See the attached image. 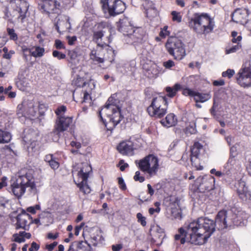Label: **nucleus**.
Wrapping results in <instances>:
<instances>
[{"instance_id":"f257e3e1","label":"nucleus","mask_w":251,"mask_h":251,"mask_svg":"<svg viewBox=\"0 0 251 251\" xmlns=\"http://www.w3.org/2000/svg\"><path fill=\"white\" fill-rule=\"evenodd\" d=\"M237 215L233 214L231 211H220L215 222L206 218H200L185 226L186 230L183 228H179V234H176L175 238L176 240L180 239L181 243L183 244L186 242V235H188L190 238L189 242L192 244L202 245L214 232L216 225L219 229H224L233 224H237Z\"/></svg>"},{"instance_id":"f03ea898","label":"nucleus","mask_w":251,"mask_h":251,"mask_svg":"<svg viewBox=\"0 0 251 251\" xmlns=\"http://www.w3.org/2000/svg\"><path fill=\"white\" fill-rule=\"evenodd\" d=\"M99 116L108 130H112L120 123L122 119L120 109L113 97L108 99L105 106L99 111Z\"/></svg>"},{"instance_id":"7ed1b4c3","label":"nucleus","mask_w":251,"mask_h":251,"mask_svg":"<svg viewBox=\"0 0 251 251\" xmlns=\"http://www.w3.org/2000/svg\"><path fill=\"white\" fill-rule=\"evenodd\" d=\"M188 25L197 33L206 35L213 31L215 21L207 13H197L189 19Z\"/></svg>"},{"instance_id":"20e7f679","label":"nucleus","mask_w":251,"mask_h":251,"mask_svg":"<svg viewBox=\"0 0 251 251\" xmlns=\"http://www.w3.org/2000/svg\"><path fill=\"white\" fill-rule=\"evenodd\" d=\"M33 173L32 170H24L19 173L18 177L11 183L12 190L14 195L18 197L21 196L27 187L34 193L36 192Z\"/></svg>"},{"instance_id":"39448f33","label":"nucleus","mask_w":251,"mask_h":251,"mask_svg":"<svg viewBox=\"0 0 251 251\" xmlns=\"http://www.w3.org/2000/svg\"><path fill=\"white\" fill-rule=\"evenodd\" d=\"M167 108L166 98L158 96L152 99L151 105L147 108V111L151 117L161 118L166 114Z\"/></svg>"},{"instance_id":"423d86ee","label":"nucleus","mask_w":251,"mask_h":251,"mask_svg":"<svg viewBox=\"0 0 251 251\" xmlns=\"http://www.w3.org/2000/svg\"><path fill=\"white\" fill-rule=\"evenodd\" d=\"M166 47L169 54L176 59L181 60L186 55L184 44L176 37H170L166 43Z\"/></svg>"},{"instance_id":"0eeeda50","label":"nucleus","mask_w":251,"mask_h":251,"mask_svg":"<svg viewBox=\"0 0 251 251\" xmlns=\"http://www.w3.org/2000/svg\"><path fill=\"white\" fill-rule=\"evenodd\" d=\"M38 106L32 100H24L17 106V114L33 120L38 117Z\"/></svg>"},{"instance_id":"6e6552de","label":"nucleus","mask_w":251,"mask_h":251,"mask_svg":"<svg viewBox=\"0 0 251 251\" xmlns=\"http://www.w3.org/2000/svg\"><path fill=\"white\" fill-rule=\"evenodd\" d=\"M105 13L114 16L123 13L126 9L125 3L121 0H101Z\"/></svg>"},{"instance_id":"1a4fd4ad","label":"nucleus","mask_w":251,"mask_h":251,"mask_svg":"<svg viewBox=\"0 0 251 251\" xmlns=\"http://www.w3.org/2000/svg\"><path fill=\"white\" fill-rule=\"evenodd\" d=\"M237 83L242 87L251 86V60H246L237 74Z\"/></svg>"},{"instance_id":"9d476101","label":"nucleus","mask_w":251,"mask_h":251,"mask_svg":"<svg viewBox=\"0 0 251 251\" xmlns=\"http://www.w3.org/2000/svg\"><path fill=\"white\" fill-rule=\"evenodd\" d=\"M139 166L142 171L150 176H155L159 168L158 160L156 156L149 155L140 161Z\"/></svg>"},{"instance_id":"9b49d317","label":"nucleus","mask_w":251,"mask_h":251,"mask_svg":"<svg viewBox=\"0 0 251 251\" xmlns=\"http://www.w3.org/2000/svg\"><path fill=\"white\" fill-rule=\"evenodd\" d=\"M118 27L121 32H122L124 35L129 36L134 42H138V39H142V36L138 35L140 29H134L127 18L120 19L118 24Z\"/></svg>"},{"instance_id":"f8f14e48","label":"nucleus","mask_w":251,"mask_h":251,"mask_svg":"<svg viewBox=\"0 0 251 251\" xmlns=\"http://www.w3.org/2000/svg\"><path fill=\"white\" fill-rule=\"evenodd\" d=\"M61 0H42L40 8L47 14L58 13L61 7Z\"/></svg>"},{"instance_id":"ddd939ff","label":"nucleus","mask_w":251,"mask_h":251,"mask_svg":"<svg viewBox=\"0 0 251 251\" xmlns=\"http://www.w3.org/2000/svg\"><path fill=\"white\" fill-rule=\"evenodd\" d=\"M14 10L19 13L17 18L20 20L22 23L26 17V14L28 11L29 4L25 0H15L10 1Z\"/></svg>"},{"instance_id":"4468645a","label":"nucleus","mask_w":251,"mask_h":251,"mask_svg":"<svg viewBox=\"0 0 251 251\" xmlns=\"http://www.w3.org/2000/svg\"><path fill=\"white\" fill-rule=\"evenodd\" d=\"M37 133L33 131L26 133L24 137V141L29 144L28 146V151L35 152L39 148V143L37 141Z\"/></svg>"},{"instance_id":"2eb2a0df","label":"nucleus","mask_w":251,"mask_h":251,"mask_svg":"<svg viewBox=\"0 0 251 251\" xmlns=\"http://www.w3.org/2000/svg\"><path fill=\"white\" fill-rule=\"evenodd\" d=\"M236 187L239 198L244 201L251 202V193L246 187V182L242 179H240L238 181Z\"/></svg>"},{"instance_id":"dca6fc26","label":"nucleus","mask_w":251,"mask_h":251,"mask_svg":"<svg viewBox=\"0 0 251 251\" xmlns=\"http://www.w3.org/2000/svg\"><path fill=\"white\" fill-rule=\"evenodd\" d=\"M249 14V10L247 9H237L233 13L232 20L236 23L244 25L247 23Z\"/></svg>"},{"instance_id":"f3484780","label":"nucleus","mask_w":251,"mask_h":251,"mask_svg":"<svg viewBox=\"0 0 251 251\" xmlns=\"http://www.w3.org/2000/svg\"><path fill=\"white\" fill-rule=\"evenodd\" d=\"M73 121L70 117H58L54 126L56 132H60L66 130Z\"/></svg>"},{"instance_id":"a211bd4d","label":"nucleus","mask_w":251,"mask_h":251,"mask_svg":"<svg viewBox=\"0 0 251 251\" xmlns=\"http://www.w3.org/2000/svg\"><path fill=\"white\" fill-rule=\"evenodd\" d=\"M32 219L30 216L26 213L19 215L17 217L16 228L17 229L23 228L25 230H28L29 225L32 223Z\"/></svg>"},{"instance_id":"6ab92c4d","label":"nucleus","mask_w":251,"mask_h":251,"mask_svg":"<svg viewBox=\"0 0 251 251\" xmlns=\"http://www.w3.org/2000/svg\"><path fill=\"white\" fill-rule=\"evenodd\" d=\"M134 149L133 142L130 140L121 142L117 147L118 151L121 154L126 155H132Z\"/></svg>"},{"instance_id":"aec40b11","label":"nucleus","mask_w":251,"mask_h":251,"mask_svg":"<svg viewBox=\"0 0 251 251\" xmlns=\"http://www.w3.org/2000/svg\"><path fill=\"white\" fill-rule=\"evenodd\" d=\"M60 28L63 31L71 28L70 18L68 16L64 15L61 16L60 18L59 19L55 25V29L58 32H60Z\"/></svg>"},{"instance_id":"412c9836","label":"nucleus","mask_w":251,"mask_h":251,"mask_svg":"<svg viewBox=\"0 0 251 251\" xmlns=\"http://www.w3.org/2000/svg\"><path fill=\"white\" fill-rule=\"evenodd\" d=\"M105 51L106 49L104 50V48L103 50L102 47H97L96 50L91 51L90 55L91 59L99 63H103L106 58L102 55V53Z\"/></svg>"},{"instance_id":"4be33fe9","label":"nucleus","mask_w":251,"mask_h":251,"mask_svg":"<svg viewBox=\"0 0 251 251\" xmlns=\"http://www.w3.org/2000/svg\"><path fill=\"white\" fill-rule=\"evenodd\" d=\"M91 171V167L87 163L82 164V167L80 171L77 173V178H75V180L82 179L86 180L88 177L89 173Z\"/></svg>"},{"instance_id":"5701e85b","label":"nucleus","mask_w":251,"mask_h":251,"mask_svg":"<svg viewBox=\"0 0 251 251\" xmlns=\"http://www.w3.org/2000/svg\"><path fill=\"white\" fill-rule=\"evenodd\" d=\"M89 247L86 241H75L70 246L68 251H88Z\"/></svg>"},{"instance_id":"b1692460","label":"nucleus","mask_w":251,"mask_h":251,"mask_svg":"<svg viewBox=\"0 0 251 251\" xmlns=\"http://www.w3.org/2000/svg\"><path fill=\"white\" fill-rule=\"evenodd\" d=\"M177 122L176 117L173 113L168 114L166 118L160 121L161 124L164 126L169 127L175 126Z\"/></svg>"},{"instance_id":"393cba45","label":"nucleus","mask_w":251,"mask_h":251,"mask_svg":"<svg viewBox=\"0 0 251 251\" xmlns=\"http://www.w3.org/2000/svg\"><path fill=\"white\" fill-rule=\"evenodd\" d=\"M200 187L202 190L209 191L213 189V183L214 182V178L211 176H204L201 179Z\"/></svg>"},{"instance_id":"a878e982","label":"nucleus","mask_w":251,"mask_h":251,"mask_svg":"<svg viewBox=\"0 0 251 251\" xmlns=\"http://www.w3.org/2000/svg\"><path fill=\"white\" fill-rule=\"evenodd\" d=\"M211 98V95L210 93H201L195 91L194 100L196 103H203L210 100Z\"/></svg>"},{"instance_id":"bb28decb","label":"nucleus","mask_w":251,"mask_h":251,"mask_svg":"<svg viewBox=\"0 0 251 251\" xmlns=\"http://www.w3.org/2000/svg\"><path fill=\"white\" fill-rule=\"evenodd\" d=\"M103 36V31L101 30L95 31L93 33V40L97 43L98 47L103 48L107 47L105 43L102 42V38Z\"/></svg>"},{"instance_id":"cd10ccee","label":"nucleus","mask_w":251,"mask_h":251,"mask_svg":"<svg viewBox=\"0 0 251 251\" xmlns=\"http://www.w3.org/2000/svg\"><path fill=\"white\" fill-rule=\"evenodd\" d=\"M75 181L77 186L79 187L80 191L83 194H87L90 193L91 190L90 187L87 183V180H83L82 179H75Z\"/></svg>"},{"instance_id":"c85d7f7f","label":"nucleus","mask_w":251,"mask_h":251,"mask_svg":"<svg viewBox=\"0 0 251 251\" xmlns=\"http://www.w3.org/2000/svg\"><path fill=\"white\" fill-rule=\"evenodd\" d=\"M24 51H29L30 54L33 57H41L43 56L45 50L42 47H35L30 50H28L27 49H24Z\"/></svg>"},{"instance_id":"c756f323","label":"nucleus","mask_w":251,"mask_h":251,"mask_svg":"<svg viewBox=\"0 0 251 251\" xmlns=\"http://www.w3.org/2000/svg\"><path fill=\"white\" fill-rule=\"evenodd\" d=\"M181 86L178 83H176L172 87H167L165 88L167 93V96L169 97H174L176 94L177 92L180 89Z\"/></svg>"},{"instance_id":"7c9ffc66","label":"nucleus","mask_w":251,"mask_h":251,"mask_svg":"<svg viewBox=\"0 0 251 251\" xmlns=\"http://www.w3.org/2000/svg\"><path fill=\"white\" fill-rule=\"evenodd\" d=\"M203 146L199 142H195L191 148V155L198 156L201 151H203Z\"/></svg>"},{"instance_id":"2f4dec72","label":"nucleus","mask_w":251,"mask_h":251,"mask_svg":"<svg viewBox=\"0 0 251 251\" xmlns=\"http://www.w3.org/2000/svg\"><path fill=\"white\" fill-rule=\"evenodd\" d=\"M11 135L8 132L0 129V144H4L10 141Z\"/></svg>"},{"instance_id":"473e14b6","label":"nucleus","mask_w":251,"mask_h":251,"mask_svg":"<svg viewBox=\"0 0 251 251\" xmlns=\"http://www.w3.org/2000/svg\"><path fill=\"white\" fill-rule=\"evenodd\" d=\"M191 164L196 170H201L203 169V167L200 165V159L198 156L191 157Z\"/></svg>"},{"instance_id":"72a5a7b5","label":"nucleus","mask_w":251,"mask_h":251,"mask_svg":"<svg viewBox=\"0 0 251 251\" xmlns=\"http://www.w3.org/2000/svg\"><path fill=\"white\" fill-rule=\"evenodd\" d=\"M226 165V167H228V169L230 170L232 169H236L239 167L238 161H237L233 157H230L229 158Z\"/></svg>"},{"instance_id":"f704fd0d","label":"nucleus","mask_w":251,"mask_h":251,"mask_svg":"<svg viewBox=\"0 0 251 251\" xmlns=\"http://www.w3.org/2000/svg\"><path fill=\"white\" fill-rule=\"evenodd\" d=\"M241 48V44H237L235 45H234L229 48H226V54H229L231 53L235 52L237 50H239Z\"/></svg>"},{"instance_id":"c9c22d12","label":"nucleus","mask_w":251,"mask_h":251,"mask_svg":"<svg viewBox=\"0 0 251 251\" xmlns=\"http://www.w3.org/2000/svg\"><path fill=\"white\" fill-rule=\"evenodd\" d=\"M69 55H70L69 63L71 64V67L74 70L75 68V65L76 64V62H78V60L75 58L76 54L75 52H70Z\"/></svg>"},{"instance_id":"e433bc0d","label":"nucleus","mask_w":251,"mask_h":251,"mask_svg":"<svg viewBox=\"0 0 251 251\" xmlns=\"http://www.w3.org/2000/svg\"><path fill=\"white\" fill-rule=\"evenodd\" d=\"M73 83L77 86H83L86 85V83L84 82V80L81 77H79L78 75H77V77L75 79H74L73 81Z\"/></svg>"},{"instance_id":"4c0bfd02","label":"nucleus","mask_w":251,"mask_h":251,"mask_svg":"<svg viewBox=\"0 0 251 251\" xmlns=\"http://www.w3.org/2000/svg\"><path fill=\"white\" fill-rule=\"evenodd\" d=\"M81 102L88 103L90 105L91 98L90 95L88 91H84L83 92V99Z\"/></svg>"},{"instance_id":"58836bf2","label":"nucleus","mask_w":251,"mask_h":251,"mask_svg":"<svg viewBox=\"0 0 251 251\" xmlns=\"http://www.w3.org/2000/svg\"><path fill=\"white\" fill-rule=\"evenodd\" d=\"M136 217L138 222L140 223L143 226H146L147 222L146 221V218L143 216L141 213H138L136 215Z\"/></svg>"},{"instance_id":"ea45409f","label":"nucleus","mask_w":251,"mask_h":251,"mask_svg":"<svg viewBox=\"0 0 251 251\" xmlns=\"http://www.w3.org/2000/svg\"><path fill=\"white\" fill-rule=\"evenodd\" d=\"M8 34L10 37L11 40L16 41L18 39L17 34L15 33V30L13 28H8L7 29Z\"/></svg>"},{"instance_id":"a19ab883","label":"nucleus","mask_w":251,"mask_h":251,"mask_svg":"<svg viewBox=\"0 0 251 251\" xmlns=\"http://www.w3.org/2000/svg\"><path fill=\"white\" fill-rule=\"evenodd\" d=\"M172 19L174 21H176L178 23H180L181 21V16L180 13L173 11L172 12Z\"/></svg>"},{"instance_id":"79ce46f5","label":"nucleus","mask_w":251,"mask_h":251,"mask_svg":"<svg viewBox=\"0 0 251 251\" xmlns=\"http://www.w3.org/2000/svg\"><path fill=\"white\" fill-rule=\"evenodd\" d=\"M66 109L67 108L65 106L61 105L57 108L55 112L58 117L63 116L62 114L65 112Z\"/></svg>"},{"instance_id":"37998d69","label":"nucleus","mask_w":251,"mask_h":251,"mask_svg":"<svg viewBox=\"0 0 251 251\" xmlns=\"http://www.w3.org/2000/svg\"><path fill=\"white\" fill-rule=\"evenodd\" d=\"M195 91L189 88H185L183 90L182 94L185 96H190L194 98Z\"/></svg>"},{"instance_id":"c03bdc74","label":"nucleus","mask_w":251,"mask_h":251,"mask_svg":"<svg viewBox=\"0 0 251 251\" xmlns=\"http://www.w3.org/2000/svg\"><path fill=\"white\" fill-rule=\"evenodd\" d=\"M171 209L172 214L174 217H175V218H181V211L179 208H174L172 207Z\"/></svg>"},{"instance_id":"a18cd8bd","label":"nucleus","mask_w":251,"mask_h":251,"mask_svg":"<svg viewBox=\"0 0 251 251\" xmlns=\"http://www.w3.org/2000/svg\"><path fill=\"white\" fill-rule=\"evenodd\" d=\"M52 55L53 57H56L58 59H64L66 57V55L65 54L57 50H53L52 52Z\"/></svg>"},{"instance_id":"49530a36","label":"nucleus","mask_w":251,"mask_h":251,"mask_svg":"<svg viewBox=\"0 0 251 251\" xmlns=\"http://www.w3.org/2000/svg\"><path fill=\"white\" fill-rule=\"evenodd\" d=\"M13 237L14 238V241L18 243L24 242L25 241L24 236L21 235L20 232L19 234H14Z\"/></svg>"},{"instance_id":"de8ad7c7","label":"nucleus","mask_w":251,"mask_h":251,"mask_svg":"<svg viewBox=\"0 0 251 251\" xmlns=\"http://www.w3.org/2000/svg\"><path fill=\"white\" fill-rule=\"evenodd\" d=\"M235 72L233 70L228 69L226 71L222 73L223 77H228V78L231 77L234 74Z\"/></svg>"},{"instance_id":"09e8293b","label":"nucleus","mask_w":251,"mask_h":251,"mask_svg":"<svg viewBox=\"0 0 251 251\" xmlns=\"http://www.w3.org/2000/svg\"><path fill=\"white\" fill-rule=\"evenodd\" d=\"M54 46L55 48L58 50L64 49L65 48L63 42L60 40L58 39L55 41Z\"/></svg>"},{"instance_id":"8fccbe9b","label":"nucleus","mask_w":251,"mask_h":251,"mask_svg":"<svg viewBox=\"0 0 251 251\" xmlns=\"http://www.w3.org/2000/svg\"><path fill=\"white\" fill-rule=\"evenodd\" d=\"M66 39L69 45H73L76 41L77 38L75 36H67Z\"/></svg>"},{"instance_id":"3c124183","label":"nucleus","mask_w":251,"mask_h":251,"mask_svg":"<svg viewBox=\"0 0 251 251\" xmlns=\"http://www.w3.org/2000/svg\"><path fill=\"white\" fill-rule=\"evenodd\" d=\"M140 173L139 171H137L135 173V175L134 176V179L135 181H139L142 182L145 180V178L143 176H140Z\"/></svg>"},{"instance_id":"603ef678","label":"nucleus","mask_w":251,"mask_h":251,"mask_svg":"<svg viewBox=\"0 0 251 251\" xmlns=\"http://www.w3.org/2000/svg\"><path fill=\"white\" fill-rule=\"evenodd\" d=\"M49 164L51 168L54 170L57 169L59 166V163L54 158Z\"/></svg>"},{"instance_id":"864d4df0","label":"nucleus","mask_w":251,"mask_h":251,"mask_svg":"<svg viewBox=\"0 0 251 251\" xmlns=\"http://www.w3.org/2000/svg\"><path fill=\"white\" fill-rule=\"evenodd\" d=\"M39 248V245L33 242L31 243V247L29 249V251H37Z\"/></svg>"},{"instance_id":"5fc2aeb1","label":"nucleus","mask_w":251,"mask_h":251,"mask_svg":"<svg viewBox=\"0 0 251 251\" xmlns=\"http://www.w3.org/2000/svg\"><path fill=\"white\" fill-rule=\"evenodd\" d=\"M118 183L120 187L122 190H126V185L124 182V179L122 177L118 178Z\"/></svg>"},{"instance_id":"6e6d98bb","label":"nucleus","mask_w":251,"mask_h":251,"mask_svg":"<svg viewBox=\"0 0 251 251\" xmlns=\"http://www.w3.org/2000/svg\"><path fill=\"white\" fill-rule=\"evenodd\" d=\"M175 65L174 62L171 60L163 63V66L167 69H169Z\"/></svg>"},{"instance_id":"4d7b16f0","label":"nucleus","mask_w":251,"mask_h":251,"mask_svg":"<svg viewBox=\"0 0 251 251\" xmlns=\"http://www.w3.org/2000/svg\"><path fill=\"white\" fill-rule=\"evenodd\" d=\"M119 165L120 166V170L122 171H124L126 168L128 166L127 163H124V161L123 160L120 161Z\"/></svg>"},{"instance_id":"13d9d810","label":"nucleus","mask_w":251,"mask_h":251,"mask_svg":"<svg viewBox=\"0 0 251 251\" xmlns=\"http://www.w3.org/2000/svg\"><path fill=\"white\" fill-rule=\"evenodd\" d=\"M123 248L122 244H116L112 246V250L113 251H119Z\"/></svg>"},{"instance_id":"bf43d9fd","label":"nucleus","mask_w":251,"mask_h":251,"mask_svg":"<svg viewBox=\"0 0 251 251\" xmlns=\"http://www.w3.org/2000/svg\"><path fill=\"white\" fill-rule=\"evenodd\" d=\"M242 38L241 35H238V36H237V37H232L231 41L232 43H236V44H241L240 42L242 40Z\"/></svg>"},{"instance_id":"052dcab7","label":"nucleus","mask_w":251,"mask_h":251,"mask_svg":"<svg viewBox=\"0 0 251 251\" xmlns=\"http://www.w3.org/2000/svg\"><path fill=\"white\" fill-rule=\"evenodd\" d=\"M151 68L153 69V72L152 73V75L151 76L156 77L159 73V71L157 69L158 67L156 65H155L152 66Z\"/></svg>"},{"instance_id":"680f3d73","label":"nucleus","mask_w":251,"mask_h":251,"mask_svg":"<svg viewBox=\"0 0 251 251\" xmlns=\"http://www.w3.org/2000/svg\"><path fill=\"white\" fill-rule=\"evenodd\" d=\"M210 173L212 174H215L217 176H222L224 175V174L222 172L217 171L215 169H211Z\"/></svg>"},{"instance_id":"e2e57ef3","label":"nucleus","mask_w":251,"mask_h":251,"mask_svg":"<svg viewBox=\"0 0 251 251\" xmlns=\"http://www.w3.org/2000/svg\"><path fill=\"white\" fill-rule=\"evenodd\" d=\"M7 177L5 176L2 177L1 181L0 182V189L2 188L3 187L6 186Z\"/></svg>"},{"instance_id":"0e129e2a","label":"nucleus","mask_w":251,"mask_h":251,"mask_svg":"<svg viewBox=\"0 0 251 251\" xmlns=\"http://www.w3.org/2000/svg\"><path fill=\"white\" fill-rule=\"evenodd\" d=\"M57 245V243L54 242L53 243L46 245V249L49 251H51Z\"/></svg>"},{"instance_id":"69168bd1","label":"nucleus","mask_w":251,"mask_h":251,"mask_svg":"<svg viewBox=\"0 0 251 251\" xmlns=\"http://www.w3.org/2000/svg\"><path fill=\"white\" fill-rule=\"evenodd\" d=\"M225 84V81L223 79L215 80L213 82V85L216 86H223Z\"/></svg>"},{"instance_id":"338daca9","label":"nucleus","mask_w":251,"mask_h":251,"mask_svg":"<svg viewBox=\"0 0 251 251\" xmlns=\"http://www.w3.org/2000/svg\"><path fill=\"white\" fill-rule=\"evenodd\" d=\"M160 210V208H150L149 210V212L151 215H152L155 212L159 213Z\"/></svg>"},{"instance_id":"774afa93","label":"nucleus","mask_w":251,"mask_h":251,"mask_svg":"<svg viewBox=\"0 0 251 251\" xmlns=\"http://www.w3.org/2000/svg\"><path fill=\"white\" fill-rule=\"evenodd\" d=\"M71 145L73 147H75L76 149H78L81 147V144L79 142H76L75 141H72L71 143Z\"/></svg>"}]
</instances>
